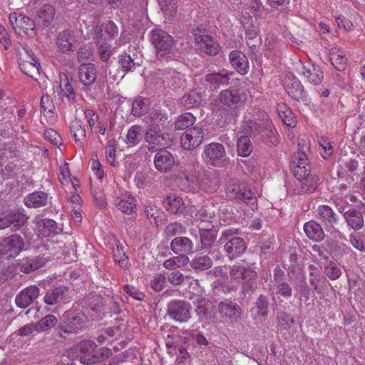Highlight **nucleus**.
Segmentation results:
<instances>
[{
    "label": "nucleus",
    "mask_w": 365,
    "mask_h": 365,
    "mask_svg": "<svg viewBox=\"0 0 365 365\" xmlns=\"http://www.w3.org/2000/svg\"><path fill=\"white\" fill-rule=\"evenodd\" d=\"M309 282L312 287L313 290L319 292V284L321 286H326L328 282L327 279L321 274L320 270L314 265L311 264L308 267Z\"/></svg>",
    "instance_id": "nucleus-34"
},
{
    "label": "nucleus",
    "mask_w": 365,
    "mask_h": 365,
    "mask_svg": "<svg viewBox=\"0 0 365 365\" xmlns=\"http://www.w3.org/2000/svg\"><path fill=\"white\" fill-rule=\"evenodd\" d=\"M19 63L21 71L29 77L36 79L39 76L40 63L36 58L28 51H26L24 54H19Z\"/></svg>",
    "instance_id": "nucleus-11"
},
{
    "label": "nucleus",
    "mask_w": 365,
    "mask_h": 365,
    "mask_svg": "<svg viewBox=\"0 0 365 365\" xmlns=\"http://www.w3.org/2000/svg\"><path fill=\"white\" fill-rule=\"evenodd\" d=\"M190 264L194 269L205 270L212 267V261L207 256H199L192 259Z\"/></svg>",
    "instance_id": "nucleus-50"
},
{
    "label": "nucleus",
    "mask_w": 365,
    "mask_h": 365,
    "mask_svg": "<svg viewBox=\"0 0 365 365\" xmlns=\"http://www.w3.org/2000/svg\"><path fill=\"white\" fill-rule=\"evenodd\" d=\"M195 43L197 48L208 55H215L219 52V44L210 36L200 34V31L195 30Z\"/></svg>",
    "instance_id": "nucleus-13"
},
{
    "label": "nucleus",
    "mask_w": 365,
    "mask_h": 365,
    "mask_svg": "<svg viewBox=\"0 0 365 365\" xmlns=\"http://www.w3.org/2000/svg\"><path fill=\"white\" fill-rule=\"evenodd\" d=\"M203 138V130L199 127H193L187 130L181 136L180 143L185 150H191L199 146Z\"/></svg>",
    "instance_id": "nucleus-10"
},
{
    "label": "nucleus",
    "mask_w": 365,
    "mask_h": 365,
    "mask_svg": "<svg viewBox=\"0 0 365 365\" xmlns=\"http://www.w3.org/2000/svg\"><path fill=\"white\" fill-rule=\"evenodd\" d=\"M170 250L175 255H190L194 252L192 241L186 237H176L170 242Z\"/></svg>",
    "instance_id": "nucleus-20"
},
{
    "label": "nucleus",
    "mask_w": 365,
    "mask_h": 365,
    "mask_svg": "<svg viewBox=\"0 0 365 365\" xmlns=\"http://www.w3.org/2000/svg\"><path fill=\"white\" fill-rule=\"evenodd\" d=\"M156 152L153 160L155 169L162 173L170 171L175 163L173 154L162 148Z\"/></svg>",
    "instance_id": "nucleus-15"
},
{
    "label": "nucleus",
    "mask_w": 365,
    "mask_h": 365,
    "mask_svg": "<svg viewBox=\"0 0 365 365\" xmlns=\"http://www.w3.org/2000/svg\"><path fill=\"white\" fill-rule=\"evenodd\" d=\"M297 182L294 184L293 193L294 195H304L314 192L319 185L318 176L312 173H309L304 177L297 178Z\"/></svg>",
    "instance_id": "nucleus-12"
},
{
    "label": "nucleus",
    "mask_w": 365,
    "mask_h": 365,
    "mask_svg": "<svg viewBox=\"0 0 365 365\" xmlns=\"http://www.w3.org/2000/svg\"><path fill=\"white\" fill-rule=\"evenodd\" d=\"M269 299L264 295H259L255 302V307L253 311L255 310L257 315L266 318L268 315Z\"/></svg>",
    "instance_id": "nucleus-51"
},
{
    "label": "nucleus",
    "mask_w": 365,
    "mask_h": 365,
    "mask_svg": "<svg viewBox=\"0 0 365 365\" xmlns=\"http://www.w3.org/2000/svg\"><path fill=\"white\" fill-rule=\"evenodd\" d=\"M191 306L182 300H173L168 304V314L170 318L179 322H187L191 317Z\"/></svg>",
    "instance_id": "nucleus-5"
},
{
    "label": "nucleus",
    "mask_w": 365,
    "mask_h": 365,
    "mask_svg": "<svg viewBox=\"0 0 365 365\" xmlns=\"http://www.w3.org/2000/svg\"><path fill=\"white\" fill-rule=\"evenodd\" d=\"M329 59L331 64L339 71H343L346 66V58L343 51L337 47L329 50Z\"/></svg>",
    "instance_id": "nucleus-38"
},
{
    "label": "nucleus",
    "mask_w": 365,
    "mask_h": 365,
    "mask_svg": "<svg viewBox=\"0 0 365 365\" xmlns=\"http://www.w3.org/2000/svg\"><path fill=\"white\" fill-rule=\"evenodd\" d=\"M39 296V289L35 285L29 286L21 291L16 297L15 302L20 308H26Z\"/></svg>",
    "instance_id": "nucleus-18"
},
{
    "label": "nucleus",
    "mask_w": 365,
    "mask_h": 365,
    "mask_svg": "<svg viewBox=\"0 0 365 365\" xmlns=\"http://www.w3.org/2000/svg\"><path fill=\"white\" fill-rule=\"evenodd\" d=\"M145 213L150 222L154 221L157 223V220L160 217L162 212L153 202L150 201L145 207Z\"/></svg>",
    "instance_id": "nucleus-56"
},
{
    "label": "nucleus",
    "mask_w": 365,
    "mask_h": 365,
    "mask_svg": "<svg viewBox=\"0 0 365 365\" xmlns=\"http://www.w3.org/2000/svg\"><path fill=\"white\" fill-rule=\"evenodd\" d=\"M349 242L352 246L360 252H365V239L358 235L351 234Z\"/></svg>",
    "instance_id": "nucleus-64"
},
{
    "label": "nucleus",
    "mask_w": 365,
    "mask_h": 365,
    "mask_svg": "<svg viewBox=\"0 0 365 365\" xmlns=\"http://www.w3.org/2000/svg\"><path fill=\"white\" fill-rule=\"evenodd\" d=\"M63 324L61 327V332L74 333L82 329L86 322L84 313L78 309H70L64 315Z\"/></svg>",
    "instance_id": "nucleus-3"
},
{
    "label": "nucleus",
    "mask_w": 365,
    "mask_h": 365,
    "mask_svg": "<svg viewBox=\"0 0 365 365\" xmlns=\"http://www.w3.org/2000/svg\"><path fill=\"white\" fill-rule=\"evenodd\" d=\"M179 186L184 191L194 192L197 188V181L193 176L183 174L179 180Z\"/></svg>",
    "instance_id": "nucleus-52"
},
{
    "label": "nucleus",
    "mask_w": 365,
    "mask_h": 365,
    "mask_svg": "<svg viewBox=\"0 0 365 365\" xmlns=\"http://www.w3.org/2000/svg\"><path fill=\"white\" fill-rule=\"evenodd\" d=\"M190 262L189 257L184 255H178L165 260L163 265L170 270H174L187 265Z\"/></svg>",
    "instance_id": "nucleus-43"
},
{
    "label": "nucleus",
    "mask_w": 365,
    "mask_h": 365,
    "mask_svg": "<svg viewBox=\"0 0 365 365\" xmlns=\"http://www.w3.org/2000/svg\"><path fill=\"white\" fill-rule=\"evenodd\" d=\"M200 292L201 293L200 295L195 296V294H192L190 297V299L193 300L194 298H197V305L195 311L200 317L211 319L212 317L214 306L210 300L202 297V289H200Z\"/></svg>",
    "instance_id": "nucleus-22"
},
{
    "label": "nucleus",
    "mask_w": 365,
    "mask_h": 365,
    "mask_svg": "<svg viewBox=\"0 0 365 365\" xmlns=\"http://www.w3.org/2000/svg\"><path fill=\"white\" fill-rule=\"evenodd\" d=\"M195 121V116L190 113L182 114L175 123L176 130H184L192 125Z\"/></svg>",
    "instance_id": "nucleus-54"
},
{
    "label": "nucleus",
    "mask_w": 365,
    "mask_h": 365,
    "mask_svg": "<svg viewBox=\"0 0 365 365\" xmlns=\"http://www.w3.org/2000/svg\"><path fill=\"white\" fill-rule=\"evenodd\" d=\"M202 96L199 91L192 90L185 94L180 99V103L187 109H190L200 106Z\"/></svg>",
    "instance_id": "nucleus-40"
},
{
    "label": "nucleus",
    "mask_w": 365,
    "mask_h": 365,
    "mask_svg": "<svg viewBox=\"0 0 365 365\" xmlns=\"http://www.w3.org/2000/svg\"><path fill=\"white\" fill-rule=\"evenodd\" d=\"M78 77L83 86H91L96 80V70L93 63H83L78 68Z\"/></svg>",
    "instance_id": "nucleus-25"
},
{
    "label": "nucleus",
    "mask_w": 365,
    "mask_h": 365,
    "mask_svg": "<svg viewBox=\"0 0 365 365\" xmlns=\"http://www.w3.org/2000/svg\"><path fill=\"white\" fill-rule=\"evenodd\" d=\"M230 199L242 201L249 205L252 210L257 208V200L255 195L250 190H247L245 187L241 188L238 185L233 186Z\"/></svg>",
    "instance_id": "nucleus-16"
},
{
    "label": "nucleus",
    "mask_w": 365,
    "mask_h": 365,
    "mask_svg": "<svg viewBox=\"0 0 365 365\" xmlns=\"http://www.w3.org/2000/svg\"><path fill=\"white\" fill-rule=\"evenodd\" d=\"M84 115L91 130L93 131L96 123L98 124L100 122L98 113L92 109H86L84 110Z\"/></svg>",
    "instance_id": "nucleus-63"
},
{
    "label": "nucleus",
    "mask_w": 365,
    "mask_h": 365,
    "mask_svg": "<svg viewBox=\"0 0 365 365\" xmlns=\"http://www.w3.org/2000/svg\"><path fill=\"white\" fill-rule=\"evenodd\" d=\"M43 264L40 258H28L20 264V269L24 273L29 274L42 267Z\"/></svg>",
    "instance_id": "nucleus-45"
},
{
    "label": "nucleus",
    "mask_w": 365,
    "mask_h": 365,
    "mask_svg": "<svg viewBox=\"0 0 365 365\" xmlns=\"http://www.w3.org/2000/svg\"><path fill=\"white\" fill-rule=\"evenodd\" d=\"M150 41L157 51V55L160 56L170 53L173 46V37L162 29H153L150 34Z\"/></svg>",
    "instance_id": "nucleus-4"
},
{
    "label": "nucleus",
    "mask_w": 365,
    "mask_h": 365,
    "mask_svg": "<svg viewBox=\"0 0 365 365\" xmlns=\"http://www.w3.org/2000/svg\"><path fill=\"white\" fill-rule=\"evenodd\" d=\"M163 204L166 210L173 214L181 212L185 208L182 199L175 194L168 195L163 201Z\"/></svg>",
    "instance_id": "nucleus-37"
},
{
    "label": "nucleus",
    "mask_w": 365,
    "mask_h": 365,
    "mask_svg": "<svg viewBox=\"0 0 365 365\" xmlns=\"http://www.w3.org/2000/svg\"><path fill=\"white\" fill-rule=\"evenodd\" d=\"M135 205V199L128 193L122 195L115 202V206L118 210L128 215H130L133 212Z\"/></svg>",
    "instance_id": "nucleus-35"
},
{
    "label": "nucleus",
    "mask_w": 365,
    "mask_h": 365,
    "mask_svg": "<svg viewBox=\"0 0 365 365\" xmlns=\"http://www.w3.org/2000/svg\"><path fill=\"white\" fill-rule=\"evenodd\" d=\"M242 128L245 134H249L250 136L261 135L264 140L267 139V143L273 145L277 143V136L274 133L275 129L268 118L262 119L259 122L253 120H245Z\"/></svg>",
    "instance_id": "nucleus-2"
},
{
    "label": "nucleus",
    "mask_w": 365,
    "mask_h": 365,
    "mask_svg": "<svg viewBox=\"0 0 365 365\" xmlns=\"http://www.w3.org/2000/svg\"><path fill=\"white\" fill-rule=\"evenodd\" d=\"M32 222L35 232L40 237H48L58 233L57 223L52 219L43 218L38 215L34 218Z\"/></svg>",
    "instance_id": "nucleus-8"
},
{
    "label": "nucleus",
    "mask_w": 365,
    "mask_h": 365,
    "mask_svg": "<svg viewBox=\"0 0 365 365\" xmlns=\"http://www.w3.org/2000/svg\"><path fill=\"white\" fill-rule=\"evenodd\" d=\"M24 205L29 208H40L48 203V194L42 191H36L24 198Z\"/></svg>",
    "instance_id": "nucleus-28"
},
{
    "label": "nucleus",
    "mask_w": 365,
    "mask_h": 365,
    "mask_svg": "<svg viewBox=\"0 0 365 365\" xmlns=\"http://www.w3.org/2000/svg\"><path fill=\"white\" fill-rule=\"evenodd\" d=\"M237 150L238 154L242 157H247L250 155L252 150V145L247 136L242 135L238 139Z\"/></svg>",
    "instance_id": "nucleus-48"
},
{
    "label": "nucleus",
    "mask_w": 365,
    "mask_h": 365,
    "mask_svg": "<svg viewBox=\"0 0 365 365\" xmlns=\"http://www.w3.org/2000/svg\"><path fill=\"white\" fill-rule=\"evenodd\" d=\"M304 230L307 236L315 242H321L324 239L325 235L322 226L314 221L306 222Z\"/></svg>",
    "instance_id": "nucleus-33"
},
{
    "label": "nucleus",
    "mask_w": 365,
    "mask_h": 365,
    "mask_svg": "<svg viewBox=\"0 0 365 365\" xmlns=\"http://www.w3.org/2000/svg\"><path fill=\"white\" fill-rule=\"evenodd\" d=\"M230 63L239 73L243 75L247 73L249 68L248 61L245 55L237 51L230 53Z\"/></svg>",
    "instance_id": "nucleus-29"
},
{
    "label": "nucleus",
    "mask_w": 365,
    "mask_h": 365,
    "mask_svg": "<svg viewBox=\"0 0 365 365\" xmlns=\"http://www.w3.org/2000/svg\"><path fill=\"white\" fill-rule=\"evenodd\" d=\"M302 143H298L299 150L294 155L292 162L293 173L296 178H301L311 173V166L308 163V158L303 148H301Z\"/></svg>",
    "instance_id": "nucleus-7"
},
{
    "label": "nucleus",
    "mask_w": 365,
    "mask_h": 365,
    "mask_svg": "<svg viewBox=\"0 0 365 365\" xmlns=\"http://www.w3.org/2000/svg\"><path fill=\"white\" fill-rule=\"evenodd\" d=\"M38 16L43 23V25L48 26L52 22L55 16L54 7L49 4H43L38 11Z\"/></svg>",
    "instance_id": "nucleus-44"
},
{
    "label": "nucleus",
    "mask_w": 365,
    "mask_h": 365,
    "mask_svg": "<svg viewBox=\"0 0 365 365\" xmlns=\"http://www.w3.org/2000/svg\"><path fill=\"white\" fill-rule=\"evenodd\" d=\"M199 232L200 237V243L202 250H207L212 247L217 237V231L212 228V225H209L207 227L199 225Z\"/></svg>",
    "instance_id": "nucleus-27"
},
{
    "label": "nucleus",
    "mask_w": 365,
    "mask_h": 365,
    "mask_svg": "<svg viewBox=\"0 0 365 365\" xmlns=\"http://www.w3.org/2000/svg\"><path fill=\"white\" fill-rule=\"evenodd\" d=\"M344 217L348 225L354 230L361 229L364 225V220L361 212L355 209L345 212Z\"/></svg>",
    "instance_id": "nucleus-36"
},
{
    "label": "nucleus",
    "mask_w": 365,
    "mask_h": 365,
    "mask_svg": "<svg viewBox=\"0 0 365 365\" xmlns=\"http://www.w3.org/2000/svg\"><path fill=\"white\" fill-rule=\"evenodd\" d=\"M317 215L325 222L326 225L332 226L337 221L336 215L328 205H320L317 208Z\"/></svg>",
    "instance_id": "nucleus-41"
},
{
    "label": "nucleus",
    "mask_w": 365,
    "mask_h": 365,
    "mask_svg": "<svg viewBox=\"0 0 365 365\" xmlns=\"http://www.w3.org/2000/svg\"><path fill=\"white\" fill-rule=\"evenodd\" d=\"M225 155V149L222 144L211 143L205 148L203 158L207 165L217 166Z\"/></svg>",
    "instance_id": "nucleus-14"
},
{
    "label": "nucleus",
    "mask_w": 365,
    "mask_h": 365,
    "mask_svg": "<svg viewBox=\"0 0 365 365\" xmlns=\"http://www.w3.org/2000/svg\"><path fill=\"white\" fill-rule=\"evenodd\" d=\"M9 212L12 225L16 230H19L27 222L29 217L23 208L11 210Z\"/></svg>",
    "instance_id": "nucleus-42"
},
{
    "label": "nucleus",
    "mask_w": 365,
    "mask_h": 365,
    "mask_svg": "<svg viewBox=\"0 0 365 365\" xmlns=\"http://www.w3.org/2000/svg\"><path fill=\"white\" fill-rule=\"evenodd\" d=\"M320 147V154L324 159L330 157L333 153V148L330 142L325 138L321 137L318 140Z\"/></svg>",
    "instance_id": "nucleus-62"
},
{
    "label": "nucleus",
    "mask_w": 365,
    "mask_h": 365,
    "mask_svg": "<svg viewBox=\"0 0 365 365\" xmlns=\"http://www.w3.org/2000/svg\"><path fill=\"white\" fill-rule=\"evenodd\" d=\"M113 258L123 269H127L130 265L128 257L119 245H116V248L113 250Z\"/></svg>",
    "instance_id": "nucleus-55"
},
{
    "label": "nucleus",
    "mask_w": 365,
    "mask_h": 365,
    "mask_svg": "<svg viewBox=\"0 0 365 365\" xmlns=\"http://www.w3.org/2000/svg\"><path fill=\"white\" fill-rule=\"evenodd\" d=\"M96 344L94 341L86 340L81 341L76 350L79 351L78 357L81 364L89 365L97 362L99 357L96 352Z\"/></svg>",
    "instance_id": "nucleus-9"
},
{
    "label": "nucleus",
    "mask_w": 365,
    "mask_h": 365,
    "mask_svg": "<svg viewBox=\"0 0 365 365\" xmlns=\"http://www.w3.org/2000/svg\"><path fill=\"white\" fill-rule=\"evenodd\" d=\"M302 73L307 78L309 83L314 85L321 83L324 78V74L320 67L315 64L303 66L302 68Z\"/></svg>",
    "instance_id": "nucleus-30"
},
{
    "label": "nucleus",
    "mask_w": 365,
    "mask_h": 365,
    "mask_svg": "<svg viewBox=\"0 0 365 365\" xmlns=\"http://www.w3.org/2000/svg\"><path fill=\"white\" fill-rule=\"evenodd\" d=\"M119 62L120 63V68L124 72L133 71L135 68L136 65H139L135 63L130 56L127 53L122 54L120 56Z\"/></svg>",
    "instance_id": "nucleus-61"
},
{
    "label": "nucleus",
    "mask_w": 365,
    "mask_h": 365,
    "mask_svg": "<svg viewBox=\"0 0 365 365\" xmlns=\"http://www.w3.org/2000/svg\"><path fill=\"white\" fill-rule=\"evenodd\" d=\"M162 11L168 16L172 17L176 12V0H158Z\"/></svg>",
    "instance_id": "nucleus-57"
},
{
    "label": "nucleus",
    "mask_w": 365,
    "mask_h": 365,
    "mask_svg": "<svg viewBox=\"0 0 365 365\" xmlns=\"http://www.w3.org/2000/svg\"><path fill=\"white\" fill-rule=\"evenodd\" d=\"M71 81L72 78L68 74L64 73L59 74V88L61 93L67 98L68 102L73 103L75 102L76 94L71 84Z\"/></svg>",
    "instance_id": "nucleus-32"
},
{
    "label": "nucleus",
    "mask_w": 365,
    "mask_h": 365,
    "mask_svg": "<svg viewBox=\"0 0 365 365\" xmlns=\"http://www.w3.org/2000/svg\"><path fill=\"white\" fill-rule=\"evenodd\" d=\"M115 147L116 142L114 139L109 140L105 148V155L107 162L112 166H115Z\"/></svg>",
    "instance_id": "nucleus-58"
},
{
    "label": "nucleus",
    "mask_w": 365,
    "mask_h": 365,
    "mask_svg": "<svg viewBox=\"0 0 365 365\" xmlns=\"http://www.w3.org/2000/svg\"><path fill=\"white\" fill-rule=\"evenodd\" d=\"M246 100V94L244 88H239L230 91V116L237 115V109Z\"/></svg>",
    "instance_id": "nucleus-31"
},
{
    "label": "nucleus",
    "mask_w": 365,
    "mask_h": 365,
    "mask_svg": "<svg viewBox=\"0 0 365 365\" xmlns=\"http://www.w3.org/2000/svg\"><path fill=\"white\" fill-rule=\"evenodd\" d=\"M186 232L185 227L180 222H173L168 225L165 230L167 237H173L178 235H182Z\"/></svg>",
    "instance_id": "nucleus-60"
},
{
    "label": "nucleus",
    "mask_w": 365,
    "mask_h": 365,
    "mask_svg": "<svg viewBox=\"0 0 365 365\" xmlns=\"http://www.w3.org/2000/svg\"><path fill=\"white\" fill-rule=\"evenodd\" d=\"M57 318L51 314H48L39 321L37 324L38 331H44L57 324Z\"/></svg>",
    "instance_id": "nucleus-59"
},
{
    "label": "nucleus",
    "mask_w": 365,
    "mask_h": 365,
    "mask_svg": "<svg viewBox=\"0 0 365 365\" xmlns=\"http://www.w3.org/2000/svg\"><path fill=\"white\" fill-rule=\"evenodd\" d=\"M70 132L74 138L76 143L81 148H83L87 142V135L83 123L75 119L70 124Z\"/></svg>",
    "instance_id": "nucleus-24"
},
{
    "label": "nucleus",
    "mask_w": 365,
    "mask_h": 365,
    "mask_svg": "<svg viewBox=\"0 0 365 365\" xmlns=\"http://www.w3.org/2000/svg\"><path fill=\"white\" fill-rule=\"evenodd\" d=\"M148 110V101L142 97L135 98L132 103L131 113L133 115L139 117Z\"/></svg>",
    "instance_id": "nucleus-47"
},
{
    "label": "nucleus",
    "mask_w": 365,
    "mask_h": 365,
    "mask_svg": "<svg viewBox=\"0 0 365 365\" xmlns=\"http://www.w3.org/2000/svg\"><path fill=\"white\" fill-rule=\"evenodd\" d=\"M142 128L138 125L131 126L126 135V143L130 146L136 145L141 138Z\"/></svg>",
    "instance_id": "nucleus-49"
},
{
    "label": "nucleus",
    "mask_w": 365,
    "mask_h": 365,
    "mask_svg": "<svg viewBox=\"0 0 365 365\" xmlns=\"http://www.w3.org/2000/svg\"><path fill=\"white\" fill-rule=\"evenodd\" d=\"M56 46L62 53H72L77 46V40L74 33L69 30L61 31L56 38Z\"/></svg>",
    "instance_id": "nucleus-17"
},
{
    "label": "nucleus",
    "mask_w": 365,
    "mask_h": 365,
    "mask_svg": "<svg viewBox=\"0 0 365 365\" xmlns=\"http://www.w3.org/2000/svg\"><path fill=\"white\" fill-rule=\"evenodd\" d=\"M286 91L287 94L297 101H306V95L301 82L293 77L286 81Z\"/></svg>",
    "instance_id": "nucleus-23"
},
{
    "label": "nucleus",
    "mask_w": 365,
    "mask_h": 365,
    "mask_svg": "<svg viewBox=\"0 0 365 365\" xmlns=\"http://www.w3.org/2000/svg\"><path fill=\"white\" fill-rule=\"evenodd\" d=\"M245 249V243L242 238L235 237L230 240V258L242 254Z\"/></svg>",
    "instance_id": "nucleus-46"
},
{
    "label": "nucleus",
    "mask_w": 365,
    "mask_h": 365,
    "mask_svg": "<svg viewBox=\"0 0 365 365\" xmlns=\"http://www.w3.org/2000/svg\"><path fill=\"white\" fill-rule=\"evenodd\" d=\"M213 112L218 115H222L224 119V123H226L227 119L228 110V91H221L217 98L211 103Z\"/></svg>",
    "instance_id": "nucleus-26"
},
{
    "label": "nucleus",
    "mask_w": 365,
    "mask_h": 365,
    "mask_svg": "<svg viewBox=\"0 0 365 365\" xmlns=\"http://www.w3.org/2000/svg\"><path fill=\"white\" fill-rule=\"evenodd\" d=\"M324 274L331 280L339 279L342 272L341 269L333 261H327L324 264Z\"/></svg>",
    "instance_id": "nucleus-53"
},
{
    "label": "nucleus",
    "mask_w": 365,
    "mask_h": 365,
    "mask_svg": "<svg viewBox=\"0 0 365 365\" xmlns=\"http://www.w3.org/2000/svg\"><path fill=\"white\" fill-rule=\"evenodd\" d=\"M66 291V288L61 286L49 289L46 293L43 301L48 305L56 304L63 300Z\"/></svg>",
    "instance_id": "nucleus-39"
},
{
    "label": "nucleus",
    "mask_w": 365,
    "mask_h": 365,
    "mask_svg": "<svg viewBox=\"0 0 365 365\" xmlns=\"http://www.w3.org/2000/svg\"><path fill=\"white\" fill-rule=\"evenodd\" d=\"M237 272H240L242 278L245 280L242 285V292L244 294L252 293L255 290V279L257 273L252 269H241L237 271L233 268L230 271L231 275H236Z\"/></svg>",
    "instance_id": "nucleus-21"
},
{
    "label": "nucleus",
    "mask_w": 365,
    "mask_h": 365,
    "mask_svg": "<svg viewBox=\"0 0 365 365\" xmlns=\"http://www.w3.org/2000/svg\"><path fill=\"white\" fill-rule=\"evenodd\" d=\"M168 120L167 115L160 110H154L144 118L147 127L144 133L145 142L148 143L150 153H155L162 148L167 147L171 141L169 133H163L160 126Z\"/></svg>",
    "instance_id": "nucleus-1"
},
{
    "label": "nucleus",
    "mask_w": 365,
    "mask_h": 365,
    "mask_svg": "<svg viewBox=\"0 0 365 365\" xmlns=\"http://www.w3.org/2000/svg\"><path fill=\"white\" fill-rule=\"evenodd\" d=\"M24 242L22 237L16 234L11 235L0 244V255L14 257L18 255L24 249Z\"/></svg>",
    "instance_id": "nucleus-6"
},
{
    "label": "nucleus",
    "mask_w": 365,
    "mask_h": 365,
    "mask_svg": "<svg viewBox=\"0 0 365 365\" xmlns=\"http://www.w3.org/2000/svg\"><path fill=\"white\" fill-rule=\"evenodd\" d=\"M118 34V29L116 25L111 21L96 26L95 29V39L99 43L101 41H108L115 38Z\"/></svg>",
    "instance_id": "nucleus-19"
}]
</instances>
